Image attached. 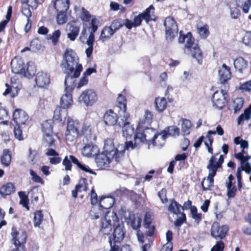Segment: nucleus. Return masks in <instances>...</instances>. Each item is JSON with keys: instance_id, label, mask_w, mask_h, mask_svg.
Listing matches in <instances>:
<instances>
[{"instance_id": "nucleus-59", "label": "nucleus", "mask_w": 251, "mask_h": 251, "mask_svg": "<svg viewBox=\"0 0 251 251\" xmlns=\"http://www.w3.org/2000/svg\"><path fill=\"white\" fill-rule=\"evenodd\" d=\"M14 136L15 138L18 140H23L24 139L23 131L20 127V125H17L14 127Z\"/></svg>"}, {"instance_id": "nucleus-36", "label": "nucleus", "mask_w": 251, "mask_h": 251, "mask_svg": "<svg viewBox=\"0 0 251 251\" xmlns=\"http://www.w3.org/2000/svg\"><path fill=\"white\" fill-rule=\"evenodd\" d=\"M155 109L158 112H163L167 107V102L165 98H156L154 100Z\"/></svg>"}, {"instance_id": "nucleus-50", "label": "nucleus", "mask_w": 251, "mask_h": 251, "mask_svg": "<svg viewBox=\"0 0 251 251\" xmlns=\"http://www.w3.org/2000/svg\"><path fill=\"white\" fill-rule=\"evenodd\" d=\"M153 216L152 212H147L146 213L144 220V226L145 228H148L150 227L153 219Z\"/></svg>"}, {"instance_id": "nucleus-45", "label": "nucleus", "mask_w": 251, "mask_h": 251, "mask_svg": "<svg viewBox=\"0 0 251 251\" xmlns=\"http://www.w3.org/2000/svg\"><path fill=\"white\" fill-rule=\"evenodd\" d=\"M251 213L249 214L245 218V223L242 227L243 232L246 235H251V222L249 221Z\"/></svg>"}, {"instance_id": "nucleus-52", "label": "nucleus", "mask_w": 251, "mask_h": 251, "mask_svg": "<svg viewBox=\"0 0 251 251\" xmlns=\"http://www.w3.org/2000/svg\"><path fill=\"white\" fill-rule=\"evenodd\" d=\"M29 155L28 156V161L32 165H34L36 162V158L38 156V153L37 151L34 150L32 151L31 148L29 149Z\"/></svg>"}, {"instance_id": "nucleus-34", "label": "nucleus", "mask_w": 251, "mask_h": 251, "mask_svg": "<svg viewBox=\"0 0 251 251\" xmlns=\"http://www.w3.org/2000/svg\"><path fill=\"white\" fill-rule=\"evenodd\" d=\"M15 191V186L11 182L7 183L0 188V194L3 197L10 195Z\"/></svg>"}, {"instance_id": "nucleus-55", "label": "nucleus", "mask_w": 251, "mask_h": 251, "mask_svg": "<svg viewBox=\"0 0 251 251\" xmlns=\"http://www.w3.org/2000/svg\"><path fill=\"white\" fill-rule=\"evenodd\" d=\"M66 12H58L56 16L57 23L58 25H63L67 21V17L66 14Z\"/></svg>"}, {"instance_id": "nucleus-7", "label": "nucleus", "mask_w": 251, "mask_h": 251, "mask_svg": "<svg viewBox=\"0 0 251 251\" xmlns=\"http://www.w3.org/2000/svg\"><path fill=\"white\" fill-rule=\"evenodd\" d=\"M67 126L65 132L66 140L74 141L79 135V122L77 120L68 117L67 119Z\"/></svg>"}, {"instance_id": "nucleus-51", "label": "nucleus", "mask_w": 251, "mask_h": 251, "mask_svg": "<svg viewBox=\"0 0 251 251\" xmlns=\"http://www.w3.org/2000/svg\"><path fill=\"white\" fill-rule=\"evenodd\" d=\"M191 213L192 214V217L194 219L195 222L199 224L201 220L202 214L197 212V208L196 206H193L191 208Z\"/></svg>"}, {"instance_id": "nucleus-10", "label": "nucleus", "mask_w": 251, "mask_h": 251, "mask_svg": "<svg viewBox=\"0 0 251 251\" xmlns=\"http://www.w3.org/2000/svg\"><path fill=\"white\" fill-rule=\"evenodd\" d=\"M229 87L225 86V89H221L220 91H216L212 97V102L213 106L215 107L222 109L226 102L227 101V91Z\"/></svg>"}, {"instance_id": "nucleus-23", "label": "nucleus", "mask_w": 251, "mask_h": 251, "mask_svg": "<svg viewBox=\"0 0 251 251\" xmlns=\"http://www.w3.org/2000/svg\"><path fill=\"white\" fill-rule=\"evenodd\" d=\"M114 203V200L112 198L102 197L99 201V206L105 211V214H106L107 211H111L109 209L112 207Z\"/></svg>"}, {"instance_id": "nucleus-48", "label": "nucleus", "mask_w": 251, "mask_h": 251, "mask_svg": "<svg viewBox=\"0 0 251 251\" xmlns=\"http://www.w3.org/2000/svg\"><path fill=\"white\" fill-rule=\"evenodd\" d=\"M43 220V215L42 213V211H37L34 213V226L35 227L39 226L42 223Z\"/></svg>"}, {"instance_id": "nucleus-40", "label": "nucleus", "mask_w": 251, "mask_h": 251, "mask_svg": "<svg viewBox=\"0 0 251 251\" xmlns=\"http://www.w3.org/2000/svg\"><path fill=\"white\" fill-rule=\"evenodd\" d=\"M251 118V104L248 108L244 110V113L241 114L237 119L238 125H241L244 121H249Z\"/></svg>"}, {"instance_id": "nucleus-11", "label": "nucleus", "mask_w": 251, "mask_h": 251, "mask_svg": "<svg viewBox=\"0 0 251 251\" xmlns=\"http://www.w3.org/2000/svg\"><path fill=\"white\" fill-rule=\"evenodd\" d=\"M154 8L152 5H150L145 11L139 14L134 17L133 22L134 27H137L141 25L143 20H145L147 23L154 19Z\"/></svg>"}, {"instance_id": "nucleus-14", "label": "nucleus", "mask_w": 251, "mask_h": 251, "mask_svg": "<svg viewBox=\"0 0 251 251\" xmlns=\"http://www.w3.org/2000/svg\"><path fill=\"white\" fill-rule=\"evenodd\" d=\"M97 100V95L92 89H88L83 91L79 97V100L84 102L87 106L93 105Z\"/></svg>"}, {"instance_id": "nucleus-47", "label": "nucleus", "mask_w": 251, "mask_h": 251, "mask_svg": "<svg viewBox=\"0 0 251 251\" xmlns=\"http://www.w3.org/2000/svg\"><path fill=\"white\" fill-rule=\"evenodd\" d=\"M191 123L189 120L182 121L181 130L184 135H188L190 133Z\"/></svg>"}, {"instance_id": "nucleus-31", "label": "nucleus", "mask_w": 251, "mask_h": 251, "mask_svg": "<svg viewBox=\"0 0 251 251\" xmlns=\"http://www.w3.org/2000/svg\"><path fill=\"white\" fill-rule=\"evenodd\" d=\"M123 126V134L126 139H130L132 135L135 136V130L134 128L132 126L130 125V123H128L127 122H124Z\"/></svg>"}, {"instance_id": "nucleus-17", "label": "nucleus", "mask_w": 251, "mask_h": 251, "mask_svg": "<svg viewBox=\"0 0 251 251\" xmlns=\"http://www.w3.org/2000/svg\"><path fill=\"white\" fill-rule=\"evenodd\" d=\"M35 80L38 87L46 88L50 83V75L47 72H39L36 74Z\"/></svg>"}, {"instance_id": "nucleus-22", "label": "nucleus", "mask_w": 251, "mask_h": 251, "mask_svg": "<svg viewBox=\"0 0 251 251\" xmlns=\"http://www.w3.org/2000/svg\"><path fill=\"white\" fill-rule=\"evenodd\" d=\"M117 114L112 110L106 111L103 116V120L105 124L108 126L115 125L118 121Z\"/></svg>"}, {"instance_id": "nucleus-30", "label": "nucleus", "mask_w": 251, "mask_h": 251, "mask_svg": "<svg viewBox=\"0 0 251 251\" xmlns=\"http://www.w3.org/2000/svg\"><path fill=\"white\" fill-rule=\"evenodd\" d=\"M251 158V156L246 155L245 157L241 159H237L240 162V168L242 171H245L247 174H250L251 173V164L249 163V160Z\"/></svg>"}, {"instance_id": "nucleus-37", "label": "nucleus", "mask_w": 251, "mask_h": 251, "mask_svg": "<svg viewBox=\"0 0 251 251\" xmlns=\"http://www.w3.org/2000/svg\"><path fill=\"white\" fill-rule=\"evenodd\" d=\"M70 158L72 160L73 163L76 165L81 170L89 174L96 175L95 172L90 169L89 166L80 163L75 156L70 155Z\"/></svg>"}, {"instance_id": "nucleus-62", "label": "nucleus", "mask_w": 251, "mask_h": 251, "mask_svg": "<svg viewBox=\"0 0 251 251\" xmlns=\"http://www.w3.org/2000/svg\"><path fill=\"white\" fill-rule=\"evenodd\" d=\"M29 7H30V6L25 4L23 2L22 6V12L23 14L24 15L27 19H30L32 14Z\"/></svg>"}, {"instance_id": "nucleus-46", "label": "nucleus", "mask_w": 251, "mask_h": 251, "mask_svg": "<svg viewBox=\"0 0 251 251\" xmlns=\"http://www.w3.org/2000/svg\"><path fill=\"white\" fill-rule=\"evenodd\" d=\"M163 131H166V136H177L179 134V129L176 126H173L165 128Z\"/></svg>"}, {"instance_id": "nucleus-63", "label": "nucleus", "mask_w": 251, "mask_h": 251, "mask_svg": "<svg viewBox=\"0 0 251 251\" xmlns=\"http://www.w3.org/2000/svg\"><path fill=\"white\" fill-rule=\"evenodd\" d=\"M242 41L245 45L251 47V31L246 32L243 38Z\"/></svg>"}, {"instance_id": "nucleus-1", "label": "nucleus", "mask_w": 251, "mask_h": 251, "mask_svg": "<svg viewBox=\"0 0 251 251\" xmlns=\"http://www.w3.org/2000/svg\"><path fill=\"white\" fill-rule=\"evenodd\" d=\"M134 147L132 141L126 142L125 144L115 147L112 139L105 140L103 151L98 153L95 157V162L100 169H107L112 159L120 162L124 157L126 150H133Z\"/></svg>"}, {"instance_id": "nucleus-9", "label": "nucleus", "mask_w": 251, "mask_h": 251, "mask_svg": "<svg viewBox=\"0 0 251 251\" xmlns=\"http://www.w3.org/2000/svg\"><path fill=\"white\" fill-rule=\"evenodd\" d=\"M82 69V66L79 65L73 73H65L66 74L64 80L65 92H72L75 86L76 78L79 76Z\"/></svg>"}, {"instance_id": "nucleus-29", "label": "nucleus", "mask_w": 251, "mask_h": 251, "mask_svg": "<svg viewBox=\"0 0 251 251\" xmlns=\"http://www.w3.org/2000/svg\"><path fill=\"white\" fill-rule=\"evenodd\" d=\"M11 159L12 154L11 151L9 149H4L0 158V162L2 166L4 167L9 166L11 162Z\"/></svg>"}, {"instance_id": "nucleus-58", "label": "nucleus", "mask_w": 251, "mask_h": 251, "mask_svg": "<svg viewBox=\"0 0 251 251\" xmlns=\"http://www.w3.org/2000/svg\"><path fill=\"white\" fill-rule=\"evenodd\" d=\"M72 160L70 158V155L66 156L62 161V164L65 166L66 171H71L72 169Z\"/></svg>"}, {"instance_id": "nucleus-56", "label": "nucleus", "mask_w": 251, "mask_h": 251, "mask_svg": "<svg viewBox=\"0 0 251 251\" xmlns=\"http://www.w3.org/2000/svg\"><path fill=\"white\" fill-rule=\"evenodd\" d=\"M88 185L87 179L85 178H81L79 184L76 185V188L81 190V191H86L88 189Z\"/></svg>"}, {"instance_id": "nucleus-5", "label": "nucleus", "mask_w": 251, "mask_h": 251, "mask_svg": "<svg viewBox=\"0 0 251 251\" xmlns=\"http://www.w3.org/2000/svg\"><path fill=\"white\" fill-rule=\"evenodd\" d=\"M149 126H145L144 128L138 130L134 136V144H133L134 148L140 143H146L150 146L151 142H154L158 138L156 131L152 128H149Z\"/></svg>"}, {"instance_id": "nucleus-39", "label": "nucleus", "mask_w": 251, "mask_h": 251, "mask_svg": "<svg viewBox=\"0 0 251 251\" xmlns=\"http://www.w3.org/2000/svg\"><path fill=\"white\" fill-rule=\"evenodd\" d=\"M166 131H162L159 134H157L158 138H157L154 142H151V145L153 146H156L158 148H160L163 146L165 144L166 139L167 138L166 136Z\"/></svg>"}, {"instance_id": "nucleus-6", "label": "nucleus", "mask_w": 251, "mask_h": 251, "mask_svg": "<svg viewBox=\"0 0 251 251\" xmlns=\"http://www.w3.org/2000/svg\"><path fill=\"white\" fill-rule=\"evenodd\" d=\"M30 64L29 62L25 64L22 58L16 57L11 61L12 71L15 74L23 75L26 77H31L34 74V69Z\"/></svg>"}, {"instance_id": "nucleus-49", "label": "nucleus", "mask_w": 251, "mask_h": 251, "mask_svg": "<svg viewBox=\"0 0 251 251\" xmlns=\"http://www.w3.org/2000/svg\"><path fill=\"white\" fill-rule=\"evenodd\" d=\"M44 0H24L23 2L28 6H30L32 9H36L38 4H42Z\"/></svg>"}, {"instance_id": "nucleus-27", "label": "nucleus", "mask_w": 251, "mask_h": 251, "mask_svg": "<svg viewBox=\"0 0 251 251\" xmlns=\"http://www.w3.org/2000/svg\"><path fill=\"white\" fill-rule=\"evenodd\" d=\"M153 115L149 110H146L145 112L143 118L140 120L138 123V130L144 128L145 126H149L152 121Z\"/></svg>"}, {"instance_id": "nucleus-53", "label": "nucleus", "mask_w": 251, "mask_h": 251, "mask_svg": "<svg viewBox=\"0 0 251 251\" xmlns=\"http://www.w3.org/2000/svg\"><path fill=\"white\" fill-rule=\"evenodd\" d=\"M42 45L41 42L38 39H34L30 43L31 50L36 52L41 50Z\"/></svg>"}, {"instance_id": "nucleus-57", "label": "nucleus", "mask_w": 251, "mask_h": 251, "mask_svg": "<svg viewBox=\"0 0 251 251\" xmlns=\"http://www.w3.org/2000/svg\"><path fill=\"white\" fill-rule=\"evenodd\" d=\"M141 221L140 217L134 216L131 221V226L134 229H138L140 227Z\"/></svg>"}, {"instance_id": "nucleus-42", "label": "nucleus", "mask_w": 251, "mask_h": 251, "mask_svg": "<svg viewBox=\"0 0 251 251\" xmlns=\"http://www.w3.org/2000/svg\"><path fill=\"white\" fill-rule=\"evenodd\" d=\"M117 105L121 111H126V99L123 95L119 94L117 99Z\"/></svg>"}, {"instance_id": "nucleus-35", "label": "nucleus", "mask_w": 251, "mask_h": 251, "mask_svg": "<svg viewBox=\"0 0 251 251\" xmlns=\"http://www.w3.org/2000/svg\"><path fill=\"white\" fill-rule=\"evenodd\" d=\"M105 213L99 205H92L89 212V216L92 219H97Z\"/></svg>"}, {"instance_id": "nucleus-25", "label": "nucleus", "mask_w": 251, "mask_h": 251, "mask_svg": "<svg viewBox=\"0 0 251 251\" xmlns=\"http://www.w3.org/2000/svg\"><path fill=\"white\" fill-rule=\"evenodd\" d=\"M167 209L170 213L174 215H178L183 212H181V205L174 199L169 200Z\"/></svg>"}, {"instance_id": "nucleus-19", "label": "nucleus", "mask_w": 251, "mask_h": 251, "mask_svg": "<svg viewBox=\"0 0 251 251\" xmlns=\"http://www.w3.org/2000/svg\"><path fill=\"white\" fill-rule=\"evenodd\" d=\"M219 81L221 84H226L229 80L231 79V73L230 68L223 64L221 68L218 71Z\"/></svg>"}, {"instance_id": "nucleus-18", "label": "nucleus", "mask_w": 251, "mask_h": 251, "mask_svg": "<svg viewBox=\"0 0 251 251\" xmlns=\"http://www.w3.org/2000/svg\"><path fill=\"white\" fill-rule=\"evenodd\" d=\"M67 37L72 41L75 40L78 36L80 27L75 22H71L67 25Z\"/></svg>"}, {"instance_id": "nucleus-3", "label": "nucleus", "mask_w": 251, "mask_h": 251, "mask_svg": "<svg viewBox=\"0 0 251 251\" xmlns=\"http://www.w3.org/2000/svg\"><path fill=\"white\" fill-rule=\"evenodd\" d=\"M179 43H184V53L191 55L195 58L199 64H201L202 62L203 55L201 50L197 43H195V39L191 32H188L186 35L182 34V31L179 32L178 38Z\"/></svg>"}, {"instance_id": "nucleus-38", "label": "nucleus", "mask_w": 251, "mask_h": 251, "mask_svg": "<svg viewBox=\"0 0 251 251\" xmlns=\"http://www.w3.org/2000/svg\"><path fill=\"white\" fill-rule=\"evenodd\" d=\"M236 5L245 13H248L251 7V0H236Z\"/></svg>"}, {"instance_id": "nucleus-33", "label": "nucleus", "mask_w": 251, "mask_h": 251, "mask_svg": "<svg viewBox=\"0 0 251 251\" xmlns=\"http://www.w3.org/2000/svg\"><path fill=\"white\" fill-rule=\"evenodd\" d=\"M66 93L62 96L61 99V105L64 109L68 108L72 104L73 101L71 93L72 92H65Z\"/></svg>"}, {"instance_id": "nucleus-24", "label": "nucleus", "mask_w": 251, "mask_h": 251, "mask_svg": "<svg viewBox=\"0 0 251 251\" xmlns=\"http://www.w3.org/2000/svg\"><path fill=\"white\" fill-rule=\"evenodd\" d=\"M224 160V157L221 155L218 160L215 155H212L209 161L207 169H210L215 170V172H217L218 168H220L222 164L223 163Z\"/></svg>"}, {"instance_id": "nucleus-20", "label": "nucleus", "mask_w": 251, "mask_h": 251, "mask_svg": "<svg viewBox=\"0 0 251 251\" xmlns=\"http://www.w3.org/2000/svg\"><path fill=\"white\" fill-rule=\"evenodd\" d=\"M13 119L17 125H25L28 121V116L23 110L16 109L13 113Z\"/></svg>"}, {"instance_id": "nucleus-15", "label": "nucleus", "mask_w": 251, "mask_h": 251, "mask_svg": "<svg viewBox=\"0 0 251 251\" xmlns=\"http://www.w3.org/2000/svg\"><path fill=\"white\" fill-rule=\"evenodd\" d=\"M11 235L12 237L13 244L17 248L16 249L12 250L11 251H24L23 248L21 247V245L25 241L26 234L23 233L22 234L19 236V233L16 228L15 227H12Z\"/></svg>"}, {"instance_id": "nucleus-32", "label": "nucleus", "mask_w": 251, "mask_h": 251, "mask_svg": "<svg viewBox=\"0 0 251 251\" xmlns=\"http://www.w3.org/2000/svg\"><path fill=\"white\" fill-rule=\"evenodd\" d=\"M248 62L242 57L237 58L234 60V66L236 71L242 73L247 68Z\"/></svg>"}, {"instance_id": "nucleus-21", "label": "nucleus", "mask_w": 251, "mask_h": 251, "mask_svg": "<svg viewBox=\"0 0 251 251\" xmlns=\"http://www.w3.org/2000/svg\"><path fill=\"white\" fill-rule=\"evenodd\" d=\"M208 170V176L206 180L203 179L201 182V185L204 191L210 190L213 186L214 178L216 173L215 170L207 169Z\"/></svg>"}, {"instance_id": "nucleus-61", "label": "nucleus", "mask_w": 251, "mask_h": 251, "mask_svg": "<svg viewBox=\"0 0 251 251\" xmlns=\"http://www.w3.org/2000/svg\"><path fill=\"white\" fill-rule=\"evenodd\" d=\"M213 142V139L212 136H209L208 139H205V140L204 141V145L206 146L208 152L211 154L213 153V149L212 147Z\"/></svg>"}, {"instance_id": "nucleus-54", "label": "nucleus", "mask_w": 251, "mask_h": 251, "mask_svg": "<svg viewBox=\"0 0 251 251\" xmlns=\"http://www.w3.org/2000/svg\"><path fill=\"white\" fill-rule=\"evenodd\" d=\"M123 26V23L122 22V20L120 19H115L112 22L110 27L115 32L117 30H119Z\"/></svg>"}, {"instance_id": "nucleus-26", "label": "nucleus", "mask_w": 251, "mask_h": 251, "mask_svg": "<svg viewBox=\"0 0 251 251\" xmlns=\"http://www.w3.org/2000/svg\"><path fill=\"white\" fill-rule=\"evenodd\" d=\"M52 3L58 12H66L69 7V0H52Z\"/></svg>"}, {"instance_id": "nucleus-13", "label": "nucleus", "mask_w": 251, "mask_h": 251, "mask_svg": "<svg viewBox=\"0 0 251 251\" xmlns=\"http://www.w3.org/2000/svg\"><path fill=\"white\" fill-rule=\"evenodd\" d=\"M228 230V227L226 225L220 226L219 223L215 222L211 226V235L215 239H223L224 238Z\"/></svg>"}, {"instance_id": "nucleus-16", "label": "nucleus", "mask_w": 251, "mask_h": 251, "mask_svg": "<svg viewBox=\"0 0 251 251\" xmlns=\"http://www.w3.org/2000/svg\"><path fill=\"white\" fill-rule=\"evenodd\" d=\"M96 141L84 140V146L82 149V154L83 156L90 157L98 154L99 150L97 146L94 144Z\"/></svg>"}, {"instance_id": "nucleus-8", "label": "nucleus", "mask_w": 251, "mask_h": 251, "mask_svg": "<svg viewBox=\"0 0 251 251\" xmlns=\"http://www.w3.org/2000/svg\"><path fill=\"white\" fill-rule=\"evenodd\" d=\"M164 25L165 27L166 39L168 42H172L178 32L176 22L173 18L168 17L164 20Z\"/></svg>"}, {"instance_id": "nucleus-12", "label": "nucleus", "mask_w": 251, "mask_h": 251, "mask_svg": "<svg viewBox=\"0 0 251 251\" xmlns=\"http://www.w3.org/2000/svg\"><path fill=\"white\" fill-rule=\"evenodd\" d=\"M43 131L44 132V143L46 146L51 147L53 146L54 139L52 137L53 126L51 121H47L43 125Z\"/></svg>"}, {"instance_id": "nucleus-64", "label": "nucleus", "mask_w": 251, "mask_h": 251, "mask_svg": "<svg viewBox=\"0 0 251 251\" xmlns=\"http://www.w3.org/2000/svg\"><path fill=\"white\" fill-rule=\"evenodd\" d=\"M224 249V242L220 240L216 242V244L211 249V251H223Z\"/></svg>"}, {"instance_id": "nucleus-2", "label": "nucleus", "mask_w": 251, "mask_h": 251, "mask_svg": "<svg viewBox=\"0 0 251 251\" xmlns=\"http://www.w3.org/2000/svg\"><path fill=\"white\" fill-rule=\"evenodd\" d=\"M112 226L115 228L113 235L110 237H112V242L114 244L120 243L125 236L123 224L119 221L114 211H107L101 219L100 231L103 234L108 235L111 231Z\"/></svg>"}, {"instance_id": "nucleus-28", "label": "nucleus", "mask_w": 251, "mask_h": 251, "mask_svg": "<svg viewBox=\"0 0 251 251\" xmlns=\"http://www.w3.org/2000/svg\"><path fill=\"white\" fill-rule=\"evenodd\" d=\"M79 135H85L84 140H89L91 141H96V136L95 134L91 132V129L89 126L86 124L83 125L81 132L79 134Z\"/></svg>"}, {"instance_id": "nucleus-44", "label": "nucleus", "mask_w": 251, "mask_h": 251, "mask_svg": "<svg viewBox=\"0 0 251 251\" xmlns=\"http://www.w3.org/2000/svg\"><path fill=\"white\" fill-rule=\"evenodd\" d=\"M244 102V100L242 98H236L233 101L232 103V107L234 110V113L239 112L242 108Z\"/></svg>"}, {"instance_id": "nucleus-43", "label": "nucleus", "mask_w": 251, "mask_h": 251, "mask_svg": "<svg viewBox=\"0 0 251 251\" xmlns=\"http://www.w3.org/2000/svg\"><path fill=\"white\" fill-rule=\"evenodd\" d=\"M18 196L20 199L19 202L20 204L26 208L27 210H29V208L28 206L29 200L28 199L27 196L25 194V192L24 191L19 192Z\"/></svg>"}, {"instance_id": "nucleus-41", "label": "nucleus", "mask_w": 251, "mask_h": 251, "mask_svg": "<svg viewBox=\"0 0 251 251\" xmlns=\"http://www.w3.org/2000/svg\"><path fill=\"white\" fill-rule=\"evenodd\" d=\"M114 33V30L110 26H105L101 32L100 39L104 42L106 39L110 38Z\"/></svg>"}, {"instance_id": "nucleus-60", "label": "nucleus", "mask_w": 251, "mask_h": 251, "mask_svg": "<svg viewBox=\"0 0 251 251\" xmlns=\"http://www.w3.org/2000/svg\"><path fill=\"white\" fill-rule=\"evenodd\" d=\"M179 215L181 216L177 219L174 222V225L176 227H180L181 225L186 221V215L184 212L181 213Z\"/></svg>"}, {"instance_id": "nucleus-4", "label": "nucleus", "mask_w": 251, "mask_h": 251, "mask_svg": "<svg viewBox=\"0 0 251 251\" xmlns=\"http://www.w3.org/2000/svg\"><path fill=\"white\" fill-rule=\"evenodd\" d=\"M78 62L79 59L76 53L72 49H67L63 55L61 67L64 73H73L79 65H82Z\"/></svg>"}]
</instances>
